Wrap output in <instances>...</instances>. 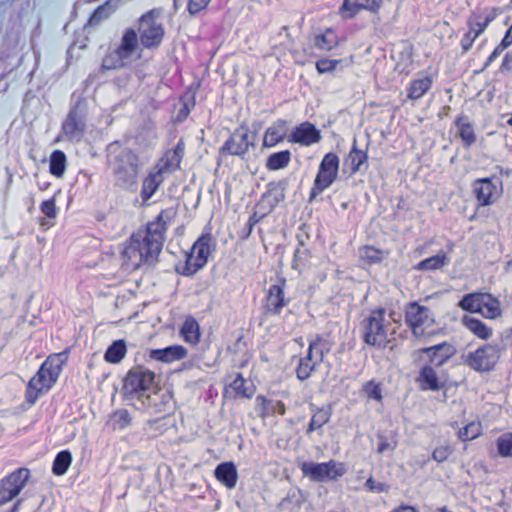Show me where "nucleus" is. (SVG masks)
<instances>
[{
	"mask_svg": "<svg viewBox=\"0 0 512 512\" xmlns=\"http://www.w3.org/2000/svg\"><path fill=\"white\" fill-rule=\"evenodd\" d=\"M63 361L60 355H53L43 363L35 377L28 383L26 399L29 403L33 404L39 393L44 389L50 387L57 379Z\"/></svg>",
	"mask_w": 512,
	"mask_h": 512,
	"instance_id": "obj_1",
	"label": "nucleus"
},
{
	"mask_svg": "<svg viewBox=\"0 0 512 512\" xmlns=\"http://www.w3.org/2000/svg\"><path fill=\"white\" fill-rule=\"evenodd\" d=\"M155 375L149 370L135 368L128 372L124 379L123 394L129 401H137L144 403L145 400L150 399V395H145L144 392L149 390L154 384Z\"/></svg>",
	"mask_w": 512,
	"mask_h": 512,
	"instance_id": "obj_2",
	"label": "nucleus"
},
{
	"mask_svg": "<svg viewBox=\"0 0 512 512\" xmlns=\"http://www.w3.org/2000/svg\"><path fill=\"white\" fill-rule=\"evenodd\" d=\"M301 471L305 477L314 482H336L347 472L345 465L335 460L322 463L305 461L301 464Z\"/></svg>",
	"mask_w": 512,
	"mask_h": 512,
	"instance_id": "obj_3",
	"label": "nucleus"
},
{
	"mask_svg": "<svg viewBox=\"0 0 512 512\" xmlns=\"http://www.w3.org/2000/svg\"><path fill=\"white\" fill-rule=\"evenodd\" d=\"M426 308L417 303H410L406 310V322L416 338L428 337L435 333L431 326L433 320L428 319Z\"/></svg>",
	"mask_w": 512,
	"mask_h": 512,
	"instance_id": "obj_4",
	"label": "nucleus"
},
{
	"mask_svg": "<svg viewBox=\"0 0 512 512\" xmlns=\"http://www.w3.org/2000/svg\"><path fill=\"white\" fill-rule=\"evenodd\" d=\"M140 41L146 48L158 46L164 36V29L157 21L154 12L143 15L139 20Z\"/></svg>",
	"mask_w": 512,
	"mask_h": 512,
	"instance_id": "obj_5",
	"label": "nucleus"
},
{
	"mask_svg": "<svg viewBox=\"0 0 512 512\" xmlns=\"http://www.w3.org/2000/svg\"><path fill=\"white\" fill-rule=\"evenodd\" d=\"M160 227L161 217H158L156 223H150L147 227V235L143 238V243L133 237L130 248L139 250L140 256L148 258L155 257L160 251Z\"/></svg>",
	"mask_w": 512,
	"mask_h": 512,
	"instance_id": "obj_6",
	"label": "nucleus"
},
{
	"mask_svg": "<svg viewBox=\"0 0 512 512\" xmlns=\"http://www.w3.org/2000/svg\"><path fill=\"white\" fill-rule=\"evenodd\" d=\"M338 163V157L335 154L328 153L324 157L320 165L319 174L315 179V188L311 192V200L315 198L318 190L328 187L335 180L338 171Z\"/></svg>",
	"mask_w": 512,
	"mask_h": 512,
	"instance_id": "obj_7",
	"label": "nucleus"
},
{
	"mask_svg": "<svg viewBox=\"0 0 512 512\" xmlns=\"http://www.w3.org/2000/svg\"><path fill=\"white\" fill-rule=\"evenodd\" d=\"M209 236H202L192 247L188 254L184 273L189 275L195 273L207 261L209 254Z\"/></svg>",
	"mask_w": 512,
	"mask_h": 512,
	"instance_id": "obj_8",
	"label": "nucleus"
},
{
	"mask_svg": "<svg viewBox=\"0 0 512 512\" xmlns=\"http://www.w3.org/2000/svg\"><path fill=\"white\" fill-rule=\"evenodd\" d=\"M497 352L491 346L476 350L468 358V364L476 371L487 372L493 369L497 361Z\"/></svg>",
	"mask_w": 512,
	"mask_h": 512,
	"instance_id": "obj_9",
	"label": "nucleus"
},
{
	"mask_svg": "<svg viewBox=\"0 0 512 512\" xmlns=\"http://www.w3.org/2000/svg\"><path fill=\"white\" fill-rule=\"evenodd\" d=\"M28 477V472L25 470H19L18 472L11 474L3 483V487L0 490V503H5L13 499L22 487L23 481Z\"/></svg>",
	"mask_w": 512,
	"mask_h": 512,
	"instance_id": "obj_10",
	"label": "nucleus"
},
{
	"mask_svg": "<svg viewBox=\"0 0 512 512\" xmlns=\"http://www.w3.org/2000/svg\"><path fill=\"white\" fill-rule=\"evenodd\" d=\"M383 312L381 310L374 311L368 318L364 340L369 345H380L382 333Z\"/></svg>",
	"mask_w": 512,
	"mask_h": 512,
	"instance_id": "obj_11",
	"label": "nucleus"
},
{
	"mask_svg": "<svg viewBox=\"0 0 512 512\" xmlns=\"http://www.w3.org/2000/svg\"><path fill=\"white\" fill-rule=\"evenodd\" d=\"M319 138V132L312 124L309 123L301 124L291 135V139L293 141L304 145L315 143Z\"/></svg>",
	"mask_w": 512,
	"mask_h": 512,
	"instance_id": "obj_12",
	"label": "nucleus"
},
{
	"mask_svg": "<svg viewBox=\"0 0 512 512\" xmlns=\"http://www.w3.org/2000/svg\"><path fill=\"white\" fill-rule=\"evenodd\" d=\"M215 477L227 488L235 487L238 477L235 465L231 462L220 464L215 469Z\"/></svg>",
	"mask_w": 512,
	"mask_h": 512,
	"instance_id": "obj_13",
	"label": "nucleus"
},
{
	"mask_svg": "<svg viewBox=\"0 0 512 512\" xmlns=\"http://www.w3.org/2000/svg\"><path fill=\"white\" fill-rule=\"evenodd\" d=\"M137 45V33L132 29L127 30L122 37L120 46L116 50V56H118L120 59L129 57L130 54L136 49Z\"/></svg>",
	"mask_w": 512,
	"mask_h": 512,
	"instance_id": "obj_14",
	"label": "nucleus"
},
{
	"mask_svg": "<svg viewBox=\"0 0 512 512\" xmlns=\"http://www.w3.org/2000/svg\"><path fill=\"white\" fill-rule=\"evenodd\" d=\"M495 190V186L490 179H480L474 184V191L480 205L487 206L491 204L490 198Z\"/></svg>",
	"mask_w": 512,
	"mask_h": 512,
	"instance_id": "obj_15",
	"label": "nucleus"
},
{
	"mask_svg": "<svg viewBox=\"0 0 512 512\" xmlns=\"http://www.w3.org/2000/svg\"><path fill=\"white\" fill-rule=\"evenodd\" d=\"M186 354L187 351L182 346H173L163 350L151 351L152 358L164 362H171L173 360L183 359L186 356Z\"/></svg>",
	"mask_w": 512,
	"mask_h": 512,
	"instance_id": "obj_16",
	"label": "nucleus"
},
{
	"mask_svg": "<svg viewBox=\"0 0 512 512\" xmlns=\"http://www.w3.org/2000/svg\"><path fill=\"white\" fill-rule=\"evenodd\" d=\"M419 382L423 389H430L433 391L440 390L444 384L437 377L436 372L430 366L423 367L420 376Z\"/></svg>",
	"mask_w": 512,
	"mask_h": 512,
	"instance_id": "obj_17",
	"label": "nucleus"
},
{
	"mask_svg": "<svg viewBox=\"0 0 512 512\" xmlns=\"http://www.w3.org/2000/svg\"><path fill=\"white\" fill-rule=\"evenodd\" d=\"M439 352H442L441 360L438 363L439 366L442 365L454 353L453 349L450 346L446 345L445 343L434 344L430 347L423 348L419 351L420 354H430V362L434 361L435 357L438 355Z\"/></svg>",
	"mask_w": 512,
	"mask_h": 512,
	"instance_id": "obj_18",
	"label": "nucleus"
},
{
	"mask_svg": "<svg viewBox=\"0 0 512 512\" xmlns=\"http://www.w3.org/2000/svg\"><path fill=\"white\" fill-rule=\"evenodd\" d=\"M480 304V314L486 318L494 319L501 313L498 301L493 299L490 295L483 294Z\"/></svg>",
	"mask_w": 512,
	"mask_h": 512,
	"instance_id": "obj_19",
	"label": "nucleus"
},
{
	"mask_svg": "<svg viewBox=\"0 0 512 512\" xmlns=\"http://www.w3.org/2000/svg\"><path fill=\"white\" fill-rule=\"evenodd\" d=\"M181 334L185 341L193 345L199 341V325L193 318H187L181 328Z\"/></svg>",
	"mask_w": 512,
	"mask_h": 512,
	"instance_id": "obj_20",
	"label": "nucleus"
},
{
	"mask_svg": "<svg viewBox=\"0 0 512 512\" xmlns=\"http://www.w3.org/2000/svg\"><path fill=\"white\" fill-rule=\"evenodd\" d=\"M268 307L274 313L280 311L284 306L283 292L279 286H272L268 293Z\"/></svg>",
	"mask_w": 512,
	"mask_h": 512,
	"instance_id": "obj_21",
	"label": "nucleus"
},
{
	"mask_svg": "<svg viewBox=\"0 0 512 512\" xmlns=\"http://www.w3.org/2000/svg\"><path fill=\"white\" fill-rule=\"evenodd\" d=\"M71 461H72V456H71L70 452H68V451L60 452L54 460L53 468H52L53 473L58 476L63 475L67 471L68 467L70 466Z\"/></svg>",
	"mask_w": 512,
	"mask_h": 512,
	"instance_id": "obj_22",
	"label": "nucleus"
},
{
	"mask_svg": "<svg viewBox=\"0 0 512 512\" xmlns=\"http://www.w3.org/2000/svg\"><path fill=\"white\" fill-rule=\"evenodd\" d=\"M126 345L124 341L119 340L112 344L105 354V359L111 363L119 362L125 355Z\"/></svg>",
	"mask_w": 512,
	"mask_h": 512,
	"instance_id": "obj_23",
	"label": "nucleus"
},
{
	"mask_svg": "<svg viewBox=\"0 0 512 512\" xmlns=\"http://www.w3.org/2000/svg\"><path fill=\"white\" fill-rule=\"evenodd\" d=\"M65 161L64 153L55 151L50 159V172L57 177L62 176L65 171Z\"/></svg>",
	"mask_w": 512,
	"mask_h": 512,
	"instance_id": "obj_24",
	"label": "nucleus"
},
{
	"mask_svg": "<svg viewBox=\"0 0 512 512\" xmlns=\"http://www.w3.org/2000/svg\"><path fill=\"white\" fill-rule=\"evenodd\" d=\"M464 323L470 331L482 339L488 338L491 334L490 329L476 319L466 317Z\"/></svg>",
	"mask_w": 512,
	"mask_h": 512,
	"instance_id": "obj_25",
	"label": "nucleus"
},
{
	"mask_svg": "<svg viewBox=\"0 0 512 512\" xmlns=\"http://www.w3.org/2000/svg\"><path fill=\"white\" fill-rule=\"evenodd\" d=\"M338 44L337 37L331 31H326L315 38V45L323 50H331Z\"/></svg>",
	"mask_w": 512,
	"mask_h": 512,
	"instance_id": "obj_26",
	"label": "nucleus"
},
{
	"mask_svg": "<svg viewBox=\"0 0 512 512\" xmlns=\"http://www.w3.org/2000/svg\"><path fill=\"white\" fill-rule=\"evenodd\" d=\"M430 85L431 80L429 78L414 81L409 89V98H420L429 89Z\"/></svg>",
	"mask_w": 512,
	"mask_h": 512,
	"instance_id": "obj_27",
	"label": "nucleus"
},
{
	"mask_svg": "<svg viewBox=\"0 0 512 512\" xmlns=\"http://www.w3.org/2000/svg\"><path fill=\"white\" fill-rule=\"evenodd\" d=\"M483 294H470L463 298L460 305L463 309L480 313Z\"/></svg>",
	"mask_w": 512,
	"mask_h": 512,
	"instance_id": "obj_28",
	"label": "nucleus"
},
{
	"mask_svg": "<svg viewBox=\"0 0 512 512\" xmlns=\"http://www.w3.org/2000/svg\"><path fill=\"white\" fill-rule=\"evenodd\" d=\"M497 451L502 457H512V434H504L497 440Z\"/></svg>",
	"mask_w": 512,
	"mask_h": 512,
	"instance_id": "obj_29",
	"label": "nucleus"
},
{
	"mask_svg": "<svg viewBox=\"0 0 512 512\" xmlns=\"http://www.w3.org/2000/svg\"><path fill=\"white\" fill-rule=\"evenodd\" d=\"M480 433V425L476 423H470L459 431L458 436L462 441H467L477 438Z\"/></svg>",
	"mask_w": 512,
	"mask_h": 512,
	"instance_id": "obj_30",
	"label": "nucleus"
},
{
	"mask_svg": "<svg viewBox=\"0 0 512 512\" xmlns=\"http://www.w3.org/2000/svg\"><path fill=\"white\" fill-rule=\"evenodd\" d=\"M161 174H155L149 176L145 182H144V188H143V195L145 199H148L154 191L157 189L158 185L161 182V179L159 178Z\"/></svg>",
	"mask_w": 512,
	"mask_h": 512,
	"instance_id": "obj_31",
	"label": "nucleus"
},
{
	"mask_svg": "<svg viewBox=\"0 0 512 512\" xmlns=\"http://www.w3.org/2000/svg\"><path fill=\"white\" fill-rule=\"evenodd\" d=\"M289 161V153L287 151L280 152L272 155L268 160V166L270 169H279L287 164Z\"/></svg>",
	"mask_w": 512,
	"mask_h": 512,
	"instance_id": "obj_32",
	"label": "nucleus"
},
{
	"mask_svg": "<svg viewBox=\"0 0 512 512\" xmlns=\"http://www.w3.org/2000/svg\"><path fill=\"white\" fill-rule=\"evenodd\" d=\"M367 8L366 6L357 3L355 0H344L341 7V13L346 18L353 17L358 9Z\"/></svg>",
	"mask_w": 512,
	"mask_h": 512,
	"instance_id": "obj_33",
	"label": "nucleus"
},
{
	"mask_svg": "<svg viewBox=\"0 0 512 512\" xmlns=\"http://www.w3.org/2000/svg\"><path fill=\"white\" fill-rule=\"evenodd\" d=\"M364 392L369 398H373L377 402L382 401L381 387L379 383L375 381H369L364 385Z\"/></svg>",
	"mask_w": 512,
	"mask_h": 512,
	"instance_id": "obj_34",
	"label": "nucleus"
},
{
	"mask_svg": "<svg viewBox=\"0 0 512 512\" xmlns=\"http://www.w3.org/2000/svg\"><path fill=\"white\" fill-rule=\"evenodd\" d=\"M81 129L80 123L77 121L74 115H70L63 125V131L65 134L74 135Z\"/></svg>",
	"mask_w": 512,
	"mask_h": 512,
	"instance_id": "obj_35",
	"label": "nucleus"
},
{
	"mask_svg": "<svg viewBox=\"0 0 512 512\" xmlns=\"http://www.w3.org/2000/svg\"><path fill=\"white\" fill-rule=\"evenodd\" d=\"M328 421H329V416L326 413H324V414H321V413L315 414L312 417L311 422L309 424L308 432H312V431H314L316 429L321 428Z\"/></svg>",
	"mask_w": 512,
	"mask_h": 512,
	"instance_id": "obj_36",
	"label": "nucleus"
},
{
	"mask_svg": "<svg viewBox=\"0 0 512 512\" xmlns=\"http://www.w3.org/2000/svg\"><path fill=\"white\" fill-rule=\"evenodd\" d=\"M350 156L352 157L353 171H357L367 159V154L356 147H353Z\"/></svg>",
	"mask_w": 512,
	"mask_h": 512,
	"instance_id": "obj_37",
	"label": "nucleus"
},
{
	"mask_svg": "<svg viewBox=\"0 0 512 512\" xmlns=\"http://www.w3.org/2000/svg\"><path fill=\"white\" fill-rule=\"evenodd\" d=\"M337 63L336 60L322 59L316 63V68L319 73H328L335 70Z\"/></svg>",
	"mask_w": 512,
	"mask_h": 512,
	"instance_id": "obj_38",
	"label": "nucleus"
},
{
	"mask_svg": "<svg viewBox=\"0 0 512 512\" xmlns=\"http://www.w3.org/2000/svg\"><path fill=\"white\" fill-rule=\"evenodd\" d=\"M460 137L466 144L470 145L475 140V135L470 125L463 124L460 128Z\"/></svg>",
	"mask_w": 512,
	"mask_h": 512,
	"instance_id": "obj_39",
	"label": "nucleus"
},
{
	"mask_svg": "<svg viewBox=\"0 0 512 512\" xmlns=\"http://www.w3.org/2000/svg\"><path fill=\"white\" fill-rule=\"evenodd\" d=\"M121 60L118 56L116 59L113 55H110L103 60L102 69L111 70L121 67L123 66Z\"/></svg>",
	"mask_w": 512,
	"mask_h": 512,
	"instance_id": "obj_40",
	"label": "nucleus"
},
{
	"mask_svg": "<svg viewBox=\"0 0 512 512\" xmlns=\"http://www.w3.org/2000/svg\"><path fill=\"white\" fill-rule=\"evenodd\" d=\"M209 1L210 0H189L188 11L191 14L198 13L208 5Z\"/></svg>",
	"mask_w": 512,
	"mask_h": 512,
	"instance_id": "obj_41",
	"label": "nucleus"
},
{
	"mask_svg": "<svg viewBox=\"0 0 512 512\" xmlns=\"http://www.w3.org/2000/svg\"><path fill=\"white\" fill-rule=\"evenodd\" d=\"M443 265V261L439 258H430L420 263L421 269H438Z\"/></svg>",
	"mask_w": 512,
	"mask_h": 512,
	"instance_id": "obj_42",
	"label": "nucleus"
},
{
	"mask_svg": "<svg viewBox=\"0 0 512 512\" xmlns=\"http://www.w3.org/2000/svg\"><path fill=\"white\" fill-rule=\"evenodd\" d=\"M41 210L48 217L54 218L56 216L54 200L52 199V200H49V201H45L42 204Z\"/></svg>",
	"mask_w": 512,
	"mask_h": 512,
	"instance_id": "obj_43",
	"label": "nucleus"
},
{
	"mask_svg": "<svg viewBox=\"0 0 512 512\" xmlns=\"http://www.w3.org/2000/svg\"><path fill=\"white\" fill-rule=\"evenodd\" d=\"M449 449L447 447H439L433 451L432 457L437 462H443L447 459Z\"/></svg>",
	"mask_w": 512,
	"mask_h": 512,
	"instance_id": "obj_44",
	"label": "nucleus"
},
{
	"mask_svg": "<svg viewBox=\"0 0 512 512\" xmlns=\"http://www.w3.org/2000/svg\"><path fill=\"white\" fill-rule=\"evenodd\" d=\"M282 139L281 136H278L275 131H268L264 137V145L272 146L279 142Z\"/></svg>",
	"mask_w": 512,
	"mask_h": 512,
	"instance_id": "obj_45",
	"label": "nucleus"
},
{
	"mask_svg": "<svg viewBox=\"0 0 512 512\" xmlns=\"http://www.w3.org/2000/svg\"><path fill=\"white\" fill-rule=\"evenodd\" d=\"M311 368H309L307 365H301L297 370L298 378L300 379H306L309 376Z\"/></svg>",
	"mask_w": 512,
	"mask_h": 512,
	"instance_id": "obj_46",
	"label": "nucleus"
},
{
	"mask_svg": "<svg viewBox=\"0 0 512 512\" xmlns=\"http://www.w3.org/2000/svg\"><path fill=\"white\" fill-rule=\"evenodd\" d=\"M176 163V156L172 153V157L169 158L167 156V159L165 161V164L162 168L159 169L158 174H162L164 171L168 170L169 167L172 165V163Z\"/></svg>",
	"mask_w": 512,
	"mask_h": 512,
	"instance_id": "obj_47",
	"label": "nucleus"
},
{
	"mask_svg": "<svg viewBox=\"0 0 512 512\" xmlns=\"http://www.w3.org/2000/svg\"><path fill=\"white\" fill-rule=\"evenodd\" d=\"M512 43V25L511 28L508 30L507 34L505 35L501 45L503 47H507Z\"/></svg>",
	"mask_w": 512,
	"mask_h": 512,
	"instance_id": "obj_48",
	"label": "nucleus"
},
{
	"mask_svg": "<svg viewBox=\"0 0 512 512\" xmlns=\"http://www.w3.org/2000/svg\"><path fill=\"white\" fill-rule=\"evenodd\" d=\"M182 144H178L176 149L173 151V154L176 156V165L179 166L181 161L180 152L182 151Z\"/></svg>",
	"mask_w": 512,
	"mask_h": 512,
	"instance_id": "obj_49",
	"label": "nucleus"
},
{
	"mask_svg": "<svg viewBox=\"0 0 512 512\" xmlns=\"http://www.w3.org/2000/svg\"><path fill=\"white\" fill-rule=\"evenodd\" d=\"M366 485L369 487L370 490L379 489L382 490V485L379 484L376 486L375 482L372 479H368Z\"/></svg>",
	"mask_w": 512,
	"mask_h": 512,
	"instance_id": "obj_50",
	"label": "nucleus"
},
{
	"mask_svg": "<svg viewBox=\"0 0 512 512\" xmlns=\"http://www.w3.org/2000/svg\"><path fill=\"white\" fill-rule=\"evenodd\" d=\"M399 512H416V510L409 506H402L399 509Z\"/></svg>",
	"mask_w": 512,
	"mask_h": 512,
	"instance_id": "obj_51",
	"label": "nucleus"
},
{
	"mask_svg": "<svg viewBox=\"0 0 512 512\" xmlns=\"http://www.w3.org/2000/svg\"><path fill=\"white\" fill-rule=\"evenodd\" d=\"M277 410L278 412L283 415L285 413V407H284V404L281 403V402H278L277 403Z\"/></svg>",
	"mask_w": 512,
	"mask_h": 512,
	"instance_id": "obj_52",
	"label": "nucleus"
},
{
	"mask_svg": "<svg viewBox=\"0 0 512 512\" xmlns=\"http://www.w3.org/2000/svg\"><path fill=\"white\" fill-rule=\"evenodd\" d=\"M225 149H227L228 151H230L232 154H238V151H237V150H233L231 142H228V143L226 144Z\"/></svg>",
	"mask_w": 512,
	"mask_h": 512,
	"instance_id": "obj_53",
	"label": "nucleus"
},
{
	"mask_svg": "<svg viewBox=\"0 0 512 512\" xmlns=\"http://www.w3.org/2000/svg\"><path fill=\"white\" fill-rule=\"evenodd\" d=\"M379 8H380V4L375 2V1H373V4H372V6L369 9L373 10V11H376Z\"/></svg>",
	"mask_w": 512,
	"mask_h": 512,
	"instance_id": "obj_54",
	"label": "nucleus"
},
{
	"mask_svg": "<svg viewBox=\"0 0 512 512\" xmlns=\"http://www.w3.org/2000/svg\"><path fill=\"white\" fill-rule=\"evenodd\" d=\"M239 382H242V379L241 378H238L234 381V386H235V389H239L240 388V385L238 384Z\"/></svg>",
	"mask_w": 512,
	"mask_h": 512,
	"instance_id": "obj_55",
	"label": "nucleus"
},
{
	"mask_svg": "<svg viewBox=\"0 0 512 512\" xmlns=\"http://www.w3.org/2000/svg\"><path fill=\"white\" fill-rule=\"evenodd\" d=\"M478 29H479V30H478V32L476 33V35H478V34L482 31L483 26L479 25V26H478Z\"/></svg>",
	"mask_w": 512,
	"mask_h": 512,
	"instance_id": "obj_56",
	"label": "nucleus"
},
{
	"mask_svg": "<svg viewBox=\"0 0 512 512\" xmlns=\"http://www.w3.org/2000/svg\"><path fill=\"white\" fill-rule=\"evenodd\" d=\"M508 123L512 126V118L508 121Z\"/></svg>",
	"mask_w": 512,
	"mask_h": 512,
	"instance_id": "obj_57",
	"label": "nucleus"
}]
</instances>
